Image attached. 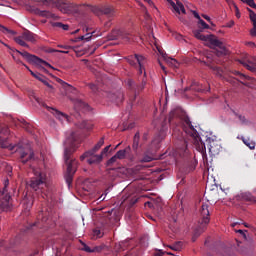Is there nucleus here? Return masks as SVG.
Returning <instances> with one entry per match:
<instances>
[{"instance_id": "4468645a", "label": "nucleus", "mask_w": 256, "mask_h": 256, "mask_svg": "<svg viewBox=\"0 0 256 256\" xmlns=\"http://www.w3.org/2000/svg\"><path fill=\"white\" fill-rule=\"evenodd\" d=\"M93 13L95 15H105L108 19H113L117 15V11L113 6L105 5L100 8H94Z\"/></svg>"}, {"instance_id": "ddd939ff", "label": "nucleus", "mask_w": 256, "mask_h": 256, "mask_svg": "<svg viewBox=\"0 0 256 256\" xmlns=\"http://www.w3.org/2000/svg\"><path fill=\"white\" fill-rule=\"evenodd\" d=\"M201 63H204L206 67H209L217 77H223V69L215 65V58H213L211 54L207 55L206 59L202 60Z\"/></svg>"}, {"instance_id": "2f4dec72", "label": "nucleus", "mask_w": 256, "mask_h": 256, "mask_svg": "<svg viewBox=\"0 0 256 256\" xmlns=\"http://www.w3.org/2000/svg\"><path fill=\"white\" fill-rule=\"evenodd\" d=\"M92 235L96 239H101V237H103L104 233H103V230L101 228L97 227L93 230Z\"/></svg>"}, {"instance_id": "7c9ffc66", "label": "nucleus", "mask_w": 256, "mask_h": 256, "mask_svg": "<svg viewBox=\"0 0 256 256\" xmlns=\"http://www.w3.org/2000/svg\"><path fill=\"white\" fill-rule=\"evenodd\" d=\"M242 142L246 147H249V149H255V143L250 138L242 137Z\"/></svg>"}, {"instance_id": "9b49d317", "label": "nucleus", "mask_w": 256, "mask_h": 256, "mask_svg": "<svg viewBox=\"0 0 256 256\" xmlns=\"http://www.w3.org/2000/svg\"><path fill=\"white\" fill-rule=\"evenodd\" d=\"M14 41L21 47H29L25 41H28L29 43H35V41H37V35L29 30H25L20 36L15 37Z\"/></svg>"}, {"instance_id": "13d9d810", "label": "nucleus", "mask_w": 256, "mask_h": 256, "mask_svg": "<svg viewBox=\"0 0 256 256\" xmlns=\"http://www.w3.org/2000/svg\"><path fill=\"white\" fill-rule=\"evenodd\" d=\"M48 53H59V50L50 48V49L48 50Z\"/></svg>"}, {"instance_id": "a18cd8bd", "label": "nucleus", "mask_w": 256, "mask_h": 256, "mask_svg": "<svg viewBox=\"0 0 256 256\" xmlns=\"http://www.w3.org/2000/svg\"><path fill=\"white\" fill-rule=\"evenodd\" d=\"M52 27H58L59 29H62L63 23H61V22H54V23L52 24Z\"/></svg>"}, {"instance_id": "393cba45", "label": "nucleus", "mask_w": 256, "mask_h": 256, "mask_svg": "<svg viewBox=\"0 0 256 256\" xmlns=\"http://www.w3.org/2000/svg\"><path fill=\"white\" fill-rule=\"evenodd\" d=\"M76 127H78V129H82L84 131H93L94 125H93V122L84 120L82 122H78L76 124Z\"/></svg>"}, {"instance_id": "f03ea898", "label": "nucleus", "mask_w": 256, "mask_h": 256, "mask_svg": "<svg viewBox=\"0 0 256 256\" xmlns=\"http://www.w3.org/2000/svg\"><path fill=\"white\" fill-rule=\"evenodd\" d=\"M126 60L129 65H131V67L138 69V75L143 73V76L139 78L141 80L140 84H137L132 79H127L125 81L128 91H131L132 93L130 101L133 103L137 97V93H141V91L145 89V85H147V73L145 72V64L147 63V58H145L143 55L134 54L128 56Z\"/></svg>"}, {"instance_id": "5fc2aeb1", "label": "nucleus", "mask_w": 256, "mask_h": 256, "mask_svg": "<svg viewBox=\"0 0 256 256\" xmlns=\"http://www.w3.org/2000/svg\"><path fill=\"white\" fill-rule=\"evenodd\" d=\"M58 47L60 48V49H72V47L71 46H69V45H58Z\"/></svg>"}, {"instance_id": "f704fd0d", "label": "nucleus", "mask_w": 256, "mask_h": 256, "mask_svg": "<svg viewBox=\"0 0 256 256\" xmlns=\"http://www.w3.org/2000/svg\"><path fill=\"white\" fill-rule=\"evenodd\" d=\"M0 135H9V127L5 124H0Z\"/></svg>"}, {"instance_id": "a878e982", "label": "nucleus", "mask_w": 256, "mask_h": 256, "mask_svg": "<svg viewBox=\"0 0 256 256\" xmlns=\"http://www.w3.org/2000/svg\"><path fill=\"white\" fill-rule=\"evenodd\" d=\"M35 14L46 19H57V16L51 11L36 9Z\"/></svg>"}, {"instance_id": "4d7b16f0", "label": "nucleus", "mask_w": 256, "mask_h": 256, "mask_svg": "<svg viewBox=\"0 0 256 256\" xmlns=\"http://www.w3.org/2000/svg\"><path fill=\"white\" fill-rule=\"evenodd\" d=\"M238 119L241 121V123H245V116L239 115Z\"/></svg>"}, {"instance_id": "3c124183", "label": "nucleus", "mask_w": 256, "mask_h": 256, "mask_svg": "<svg viewBox=\"0 0 256 256\" xmlns=\"http://www.w3.org/2000/svg\"><path fill=\"white\" fill-rule=\"evenodd\" d=\"M236 9V17L237 19H241V13L239 12V7L235 6Z\"/></svg>"}, {"instance_id": "ea45409f", "label": "nucleus", "mask_w": 256, "mask_h": 256, "mask_svg": "<svg viewBox=\"0 0 256 256\" xmlns=\"http://www.w3.org/2000/svg\"><path fill=\"white\" fill-rule=\"evenodd\" d=\"M91 37H92V35L90 33H88L84 36L78 37V41H91Z\"/></svg>"}, {"instance_id": "58836bf2", "label": "nucleus", "mask_w": 256, "mask_h": 256, "mask_svg": "<svg viewBox=\"0 0 256 256\" xmlns=\"http://www.w3.org/2000/svg\"><path fill=\"white\" fill-rule=\"evenodd\" d=\"M241 1L242 3H246V5H248L252 9H256L255 0H241Z\"/></svg>"}, {"instance_id": "09e8293b", "label": "nucleus", "mask_w": 256, "mask_h": 256, "mask_svg": "<svg viewBox=\"0 0 256 256\" xmlns=\"http://www.w3.org/2000/svg\"><path fill=\"white\" fill-rule=\"evenodd\" d=\"M145 207H149V209H153V202L151 201H148V202H145Z\"/></svg>"}, {"instance_id": "8fccbe9b", "label": "nucleus", "mask_w": 256, "mask_h": 256, "mask_svg": "<svg viewBox=\"0 0 256 256\" xmlns=\"http://www.w3.org/2000/svg\"><path fill=\"white\" fill-rule=\"evenodd\" d=\"M233 25H235V21L230 20V21L226 24V27H228L229 29H231V27H233Z\"/></svg>"}, {"instance_id": "a19ab883", "label": "nucleus", "mask_w": 256, "mask_h": 256, "mask_svg": "<svg viewBox=\"0 0 256 256\" xmlns=\"http://www.w3.org/2000/svg\"><path fill=\"white\" fill-rule=\"evenodd\" d=\"M198 24L201 25L202 29H209V24H207L206 21H204L203 19L200 18V20H198Z\"/></svg>"}, {"instance_id": "e433bc0d", "label": "nucleus", "mask_w": 256, "mask_h": 256, "mask_svg": "<svg viewBox=\"0 0 256 256\" xmlns=\"http://www.w3.org/2000/svg\"><path fill=\"white\" fill-rule=\"evenodd\" d=\"M183 247V242H176L174 245L170 246V249H172V251H181Z\"/></svg>"}, {"instance_id": "f3484780", "label": "nucleus", "mask_w": 256, "mask_h": 256, "mask_svg": "<svg viewBox=\"0 0 256 256\" xmlns=\"http://www.w3.org/2000/svg\"><path fill=\"white\" fill-rule=\"evenodd\" d=\"M54 7L60 10L61 13H71V10L73 9V4L63 0H56Z\"/></svg>"}, {"instance_id": "bb28decb", "label": "nucleus", "mask_w": 256, "mask_h": 256, "mask_svg": "<svg viewBox=\"0 0 256 256\" xmlns=\"http://www.w3.org/2000/svg\"><path fill=\"white\" fill-rule=\"evenodd\" d=\"M171 7L174 9V11H176V13H178V15H181V13H183L185 15V6L183 5V3L181 2H177L175 4V2L168 0Z\"/></svg>"}, {"instance_id": "423d86ee", "label": "nucleus", "mask_w": 256, "mask_h": 256, "mask_svg": "<svg viewBox=\"0 0 256 256\" xmlns=\"http://www.w3.org/2000/svg\"><path fill=\"white\" fill-rule=\"evenodd\" d=\"M103 145H105V137H102L91 150L85 152L82 156H80V160L83 161L88 158L87 163H89V165L101 163V161H103V154L97 155L95 153L99 151V149H101Z\"/></svg>"}, {"instance_id": "680f3d73", "label": "nucleus", "mask_w": 256, "mask_h": 256, "mask_svg": "<svg viewBox=\"0 0 256 256\" xmlns=\"http://www.w3.org/2000/svg\"><path fill=\"white\" fill-rule=\"evenodd\" d=\"M156 256H162L163 255V251H158V252H156V254H155Z\"/></svg>"}, {"instance_id": "412c9836", "label": "nucleus", "mask_w": 256, "mask_h": 256, "mask_svg": "<svg viewBox=\"0 0 256 256\" xmlns=\"http://www.w3.org/2000/svg\"><path fill=\"white\" fill-rule=\"evenodd\" d=\"M31 207H33V199L25 198L23 200L22 217H29V211H31Z\"/></svg>"}, {"instance_id": "72a5a7b5", "label": "nucleus", "mask_w": 256, "mask_h": 256, "mask_svg": "<svg viewBox=\"0 0 256 256\" xmlns=\"http://www.w3.org/2000/svg\"><path fill=\"white\" fill-rule=\"evenodd\" d=\"M117 161H119V158H117V155L115 154L114 156H112V157L107 161V166H108V167H113V165H115V163H118Z\"/></svg>"}, {"instance_id": "473e14b6", "label": "nucleus", "mask_w": 256, "mask_h": 256, "mask_svg": "<svg viewBox=\"0 0 256 256\" xmlns=\"http://www.w3.org/2000/svg\"><path fill=\"white\" fill-rule=\"evenodd\" d=\"M57 0H38V3H42L45 7H55Z\"/></svg>"}, {"instance_id": "c85d7f7f", "label": "nucleus", "mask_w": 256, "mask_h": 256, "mask_svg": "<svg viewBox=\"0 0 256 256\" xmlns=\"http://www.w3.org/2000/svg\"><path fill=\"white\" fill-rule=\"evenodd\" d=\"M158 51L168 65H171V67H179V62H177V60L167 57V53L161 52V50Z\"/></svg>"}, {"instance_id": "603ef678", "label": "nucleus", "mask_w": 256, "mask_h": 256, "mask_svg": "<svg viewBox=\"0 0 256 256\" xmlns=\"http://www.w3.org/2000/svg\"><path fill=\"white\" fill-rule=\"evenodd\" d=\"M192 13L195 19H198V21L201 20V16L199 15V13H197V11H193Z\"/></svg>"}, {"instance_id": "c9c22d12", "label": "nucleus", "mask_w": 256, "mask_h": 256, "mask_svg": "<svg viewBox=\"0 0 256 256\" xmlns=\"http://www.w3.org/2000/svg\"><path fill=\"white\" fill-rule=\"evenodd\" d=\"M248 11H249V17H250V21L252 22V25H256V13L250 8H248Z\"/></svg>"}, {"instance_id": "dca6fc26", "label": "nucleus", "mask_w": 256, "mask_h": 256, "mask_svg": "<svg viewBox=\"0 0 256 256\" xmlns=\"http://www.w3.org/2000/svg\"><path fill=\"white\" fill-rule=\"evenodd\" d=\"M49 221L47 212L40 211L37 216V222L30 224L27 229H33V227H45V223Z\"/></svg>"}, {"instance_id": "6e6d98bb", "label": "nucleus", "mask_w": 256, "mask_h": 256, "mask_svg": "<svg viewBox=\"0 0 256 256\" xmlns=\"http://www.w3.org/2000/svg\"><path fill=\"white\" fill-rule=\"evenodd\" d=\"M62 29H63V31H69V25L62 24Z\"/></svg>"}, {"instance_id": "a211bd4d", "label": "nucleus", "mask_w": 256, "mask_h": 256, "mask_svg": "<svg viewBox=\"0 0 256 256\" xmlns=\"http://www.w3.org/2000/svg\"><path fill=\"white\" fill-rule=\"evenodd\" d=\"M9 187V179H6L4 181V187L2 191L0 190V201H3L4 203H9L11 201V195H9V192L7 188Z\"/></svg>"}, {"instance_id": "f8f14e48", "label": "nucleus", "mask_w": 256, "mask_h": 256, "mask_svg": "<svg viewBox=\"0 0 256 256\" xmlns=\"http://www.w3.org/2000/svg\"><path fill=\"white\" fill-rule=\"evenodd\" d=\"M35 100L38 102V104H40L41 107H45V109L52 113V115H54L55 118L61 121L62 123L64 121H69V116H67V114L62 113L61 111L55 108L47 106V104L43 102V100H41L40 98H35Z\"/></svg>"}, {"instance_id": "20e7f679", "label": "nucleus", "mask_w": 256, "mask_h": 256, "mask_svg": "<svg viewBox=\"0 0 256 256\" xmlns=\"http://www.w3.org/2000/svg\"><path fill=\"white\" fill-rule=\"evenodd\" d=\"M209 204L203 203L200 208V219L198 221V226L194 229L192 236V241H197V238L205 233L207 226L209 225L211 218L209 217Z\"/></svg>"}, {"instance_id": "49530a36", "label": "nucleus", "mask_w": 256, "mask_h": 256, "mask_svg": "<svg viewBox=\"0 0 256 256\" xmlns=\"http://www.w3.org/2000/svg\"><path fill=\"white\" fill-rule=\"evenodd\" d=\"M229 83H231L232 85H237V83H239V80L235 79V78H230L228 80Z\"/></svg>"}, {"instance_id": "1a4fd4ad", "label": "nucleus", "mask_w": 256, "mask_h": 256, "mask_svg": "<svg viewBox=\"0 0 256 256\" xmlns=\"http://www.w3.org/2000/svg\"><path fill=\"white\" fill-rule=\"evenodd\" d=\"M165 139V136L159 134L158 136H156L151 143V147H152V151L147 150V152L144 154V156L141 159L142 163H151V161L157 159V157H155V153H157V151H159V145L161 144V141H163Z\"/></svg>"}, {"instance_id": "338daca9", "label": "nucleus", "mask_w": 256, "mask_h": 256, "mask_svg": "<svg viewBox=\"0 0 256 256\" xmlns=\"http://www.w3.org/2000/svg\"><path fill=\"white\" fill-rule=\"evenodd\" d=\"M237 233H240V235H244L243 230H238Z\"/></svg>"}, {"instance_id": "2eb2a0df", "label": "nucleus", "mask_w": 256, "mask_h": 256, "mask_svg": "<svg viewBox=\"0 0 256 256\" xmlns=\"http://www.w3.org/2000/svg\"><path fill=\"white\" fill-rule=\"evenodd\" d=\"M18 53H20V55H22V57H25V59L30 61V63H34L35 65H45V67H49L50 69H53V66H51V64H49L47 61H45L35 55L29 54V52H27V51H24V52L18 51Z\"/></svg>"}, {"instance_id": "4c0bfd02", "label": "nucleus", "mask_w": 256, "mask_h": 256, "mask_svg": "<svg viewBox=\"0 0 256 256\" xmlns=\"http://www.w3.org/2000/svg\"><path fill=\"white\" fill-rule=\"evenodd\" d=\"M0 31L1 33H9L10 35H16V32L13 30L8 29L7 27L0 24Z\"/></svg>"}, {"instance_id": "f257e3e1", "label": "nucleus", "mask_w": 256, "mask_h": 256, "mask_svg": "<svg viewBox=\"0 0 256 256\" xmlns=\"http://www.w3.org/2000/svg\"><path fill=\"white\" fill-rule=\"evenodd\" d=\"M168 121L170 125L182 127L184 131L182 139L178 140L177 151L179 155L183 157L189 155V141L195 145L200 153H205L207 148L210 155H219V153H221V149H223V147H221V139L213 134H209L206 136V143L203 142V138L199 136V132H197L193 124H191L189 116L183 114L181 110H172L169 114Z\"/></svg>"}, {"instance_id": "37998d69", "label": "nucleus", "mask_w": 256, "mask_h": 256, "mask_svg": "<svg viewBox=\"0 0 256 256\" xmlns=\"http://www.w3.org/2000/svg\"><path fill=\"white\" fill-rule=\"evenodd\" d=\"M109 149H111V145L106 146V147L101 151V154H100V155H102V157H103V155H107V153H109Z\"/></svg>"}, {"instance_id": "bf43d9fd", "label": "nucleus", "mask_w": 256, "mask_h": 256, "mask_svg": "<svg viewBox=\"0 0 256 256\" xmlns=\"http://www.w3.org/2000/svg\"><path fill=\"white\" fill-rule=\"evenodd\" d=\"M67 87H68V91H75V88H73V86L67 85Z\"/></svg>"}, {"instance_id": "052dcab7", "label": "nucleus", "mask_w": 256, "mask_h": 256, "mask_svg": "<svg viewBox=\"0 0 256 256\" xmlns=\"http://www.w3.org/2000/svg\"><path fill=\"white\" fill-rule=\"evenodd\" d=\"M58 53H64L65 55H67L69 53V51H65V50H58Z\"/></svg>"}, {"instance_id": "de8ad7c7", "label": "nucleus", "mask_w": 256, "mask_h": 256, "mask_svg": "<svg viewBox=\"0 0 256 256\" xmlns=\"http://www.w3.org/2000/svg\"><path fill=\"white\" fill-rule=\"evenodd\" d=\"M203 19H205L206 21H208V23H211V25H213V23L211 22V17H209L208 15L202 14Z\"/></svg>"}, {"instance_id": "aec40b11", "label": "nucleus", "mask_w": 256, "mask_h": 256, "mask_svg": "<svg viewBox=\"0 0 256 256\" xmlns=\"http://www.w3.org/2000/svg\"><path fill=\"white\" fill-rule=\"evenodd\" d=\"M115 155L119 160H123L127 158L133 159L131 157V146H127L126 148L119 150Z\"/></svg>"}, {"instance_id": "6e6552de", "label": "nucleus", "mask_w": 256, "mask_h": 256, "mask_svg": "<svg viewBox=\"0 0 256 256\" xmlns=\"http://www.w3.org/2000/svg\"><path fill=\"white\" fill-rule=\"evenodd\" d=\"M108 39L109 41H117V39H122L127 43H131V41H135V38L133 37V33L131 32L130 29H127V28L113 29L111 33L108 35Z\"/></svg>"}, {"instance_id": "7ed1b4c3", "label": "nucleus", "mask_w": 256, "mask_h": 256, "mask_svg": "<svg viewBox=\"0 0 256 256\" xmlns=\"http://www.w3.org/2000/svg\"><path fill=\"white\" fill-rule=\"evenodd\" d=\"M79 143H81V136H79L78 132H72L70 137H68L64 143V159L67 165L65 181L68 187H71V184L73 183V176L77 172V167L79 166L76 159H71V155L75 153L77 147H79Z\"/></svg>"}, {"instance_id": "0eeeda50", "label": "nucleus", "mask_w": 256, "mask_h": 256, "mask_svg": "<svg viewBox=\"0 0 256 256\" xmlns=\"http://www.w3.org/2000/svg\"><path fill=\"white\" fill-rule=\"evenodd\" d=\"M14 153H17L18 161L22 165H27V163L35 160V152L29 147H23L21 144H17Z\"/></svg>"}, {"instance_id": "e2e57ef3", "label": "nucleus", "mask_w": 256, "mask_h": 256, "mask_svg": "<svg viewBox=\"0 0 256 256\" xmlns=\"http://www.w3.org/2000/svg\"><path fill=\"white\" fill-rule=\"evenodd\" d=\"M146 3H148V5H153V1L151 0H144Z\"/></svg>"}, {"instance_id": "cd10ccee", "label": "nucleus", "mask_w": 256, "mask_h": 256, "mask_svg": "<svg viewBox=\"0 0 256 256\" xmlns=\"http://www.w3.org/2000/svg\"><path fill=\"white\" fill-rule=\"evenodd\" d=\"M0 147L1 149H8V151H15V149H17V144H10L7 139H3L0 136Z\"/></svg>"}, {"instance_id": "0e129e2a", "label": "nucleus", "mask_w": 256, "mask_h": 256, "mask_svg": "<svg viewBox=\"0 0 256 256\" xmlns=\"http://www.w3.org/2000/svg\"><path fill=\"white\" fill-rule=\"evenodd\" d=\"M238 75H240V77H241L242 79H247V76H245V75H243V74H241V73H238Z\"/></svg>"}, {"instance_id": "5701e85b", "label": "nucleus", "mask_w": 256, "mask_h": 256, "mask_svg": "<svg viewBox=\"0 0 256 256\" xmlns=\"http://www.w3.org/2000/svg\"><path fill=\"white\" fill-rule=\"evenodd\" d=\"M82 251H85L86 253H101L103 251V246H94L91 248L82 242Z\"/></svg>"}, {"instance_id": "69168bd1", "label": "nucleus", "mask_w": 256, "mask_h": 256, "mask_svg": "<svg viewBox=\"0 0 256 256\" xmlns=\"http://www.w3.org/2000/svg\"><path fill=\"white\" fill-rule=\"evenodd\" d=\"M159 65H160L161 69L165 71V66L161 62H159Z\"/></svg>"}, {"instance_id": "c756f323", "label": "nucleus", "mask_w": 256, "mask_h": 256, "mask_svg": "<svg viewBox=\"0 0 256 256\" xmlns=\"http://www.w3.org/2000/svg\"><path fill=\"white\" fill-rule=\"evenodd\" d=\"M140 139H141V136H140L139 132H136V134L134 135L133 144H132L133 151H137V149H139Z\"/></svg>"}, {"instance_id": "9d476101", "label": "nucleus", "mask_w": 256, "mask_h": 256, "mask_svg": "<svg viewBox=\"0 0 256 256\" xmlns=\"http://www.w3.org/2000/svg\"><path fill=\"white\" fill-rule=\"evenodd\" d=\"M34 175L35 177L28 182V185L34 191H39L47 185V174L41 170H35Z\"/></svg>"}, {"instance_id": "39448f33", "label": "nucleus", "mask_w": 256, "mask_h": 256, "mask_svg": "<svg viewBox=\"0 0 256 256\" xmlns=\"http://www.w3.org/2000/svg\"><path fill=\"white\" fill-rule=\"evenodd\" d=\"M203 30H193V35L196 39H199L200 41H206L207 43H210L211 47H218L220 50H216V56L217 57H223V55H227V50L225 49V45H223V42L219 41V39H216L213 35H203Z\"/></svg>"}, {"instance_id": "b1692460", "label": "nucleus", "mask_w": 256, "mask_h": 256, "mask_svg": "<svg viewBox=\"0 0 256 256\" xmlns=\"http://www.w3.org/2000/svg\"><path fill=\"white\" fill-rule=\"evenodd\" d=\"M241 64L243 67L248 69V71H251L252 73L256 72V59L253 58L252 60H247V61H241Z\"/></svg>"}, {"instance_id": "79ce46f5", "label": "nucleus", "mask_w": 256, "mask_h": 256, "mask_svg": "<svg viewBox=\"0 0 256 256\" xmlns=\"http://www.w3.org/2000/svg\"><path fill=\"white\" fill-rule=\"evenodd\" d=\"M88 87H89V89H91V91L93 93H97V91H99V87H97V85H95L93 83L88 84Z\"/></svg>"}, {"instance_id": "c03bdc74", "label": "nucleus", "mask_w": 256, "mask_h": 256, "mask_svg": "<svg viewBox=\"0 0 256 256\" xmlns=\"http://www.w3.org/2000/svg\"><path fill=\"white\" fill-rule=\"evenodd\" d=\"M250 35L256 37V24H253V28L250 30Z\"/></svg>"}, {"instance_id": "864d4df0", "label": "nucleus", "mask_w": 256, "mask_h": 256, "mask_svg": "<svg viewBox=\"0 0 256 256\" xmlns=\"http://www.w3.org/2000/svg\"><path fill=\"white\" fill-rule=\"evenodd\" d=\"M104 27H105V29L111 28V18L109 19L108 22H106V23L104 24Z\"/></svg>"}, {"instance_id": "774afa93", "label": "nucleus", "mask_w": 256, "mask_h": 256, "mask_svg": "<svg viewBox=\"0 0 256 256\" xmlns=\"http://www.w3.org/2000/svg\"><path fill=\"white\" fill-rule=\"evenodd\" d=\"M179 19L182 21V23H185V19H183L182 17H180Z\"/></svg>"}, {"instance_id": "4be33fe9", "label": "nucleus", "mask_w": 256, "mask_h": 256, "mask_svg": "<svg viewBox=\"0 0 256 256\" xmlns=\"http://www.w3.org/2000/svg\"><path fill=\"white\" fill-rule=\"evenodd\" d=\"M26 69H28V71L30 72V74L32 75V77H34L35 79H38V81H41V83H43L44 85H46V87H49L50 89L53 87L51 86V84H49V82L47 81V78L45 76H43L40 73H35L33 72L31 69H29V67L26 66Z\"/></svg>"}, {"instance_id": "6ab92c4d", "label": "nucleus", "mask_w": 256, "mask_h": 256, "mask_svg": "<svg viewBox=\"0 0 256 256\" xmlns=\"http://www.w3.org/2000/svg\"><path fill=\"white\" fill-rule=\"evenodd\" d=\"M110 101L113 103H116V105H119L123 103V100L125 99V95L123 94V91L118 90L114 93L109 94Z\"/></svg>"}]
</instances>
